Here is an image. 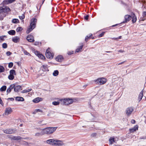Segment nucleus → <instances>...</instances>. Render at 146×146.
Wrapping results in <instances>:
<instances>
[{"mask_svg":"<svg viewBox=\"0 0 146 146\" xmlns=\"http://www.w3.org/2000/svg\"><path fill=\"white\" fill-rule=\"evenodd\" d=\"M8 78L10 80H12L14 79V76L13 75L10 74V75L8 76Z\"/></svg>","mask_w":146,"mask_h":146,"instance_id":"nucleus-34","label":"nucleus"},{"mask_svg":"<svg viewBox=\"0 0 146 146\" xmlns=\"http://www.w3.org/2000/svg\"><path fill=\"white\" fill-rule=\"evenodd\" d=\"M31 50L36 55V51H35V50L34 48H31Z\"/></svg>","mask_w":146,"mask_h":146,"instance_id":"nucleus-50","label":"nucleus"},{"mask_svg":"<svg viewBox=\"0 0 146 146\" xmlns=\"http://www.w3.org/2000/svg\"><path fill=\"white\" fill-rule=\"evenodd\" d=\"M14 87V84L11 85L9 87L7 88V95L11 91V90L13 89Z\"/></svg>","mask_w":146,"mask_h":146,"instance_id":"nucleus-13","label":"nucleus"},{"mask_svg":"<svg viewBox=\"0 0 146 146\" xmlns=\"http://www.w3.org/2000/svg\"><path fill=\"white\" fill-rule=\"evenodd\" d=\"M40 112V115H42L43 114V112L42 110L40 109H37V113Z\"/></svg>","mask_w":146,"mask_h":146,"instance_id":"nucleus-38","label":"nucleus"},{"mask_svg":"<svg viewBox=\"0 0 146 146\" xmlns=\"http://www.w3.org/2000/svg\"><path fill=\"white\" fill-rule=\"evenodd\" d=\"M12 53L10 51H8L6 52V54L7 56H9L12 54Z\"/></svg>","mask_w":146,"mask_h":146,"instance_id":"nucleus-47","label":"nucleus"},{"mask_svg":"<svg viewBox=\"0 0 146 146\" xmlns=\"http://www.w3.org/2000/svg\"><path fill=\"white\" fill-rule=\"evenodd\" d=\"M57 128V127H49L44 129L45 134L49 135L53 133Z\"/></svg>","mask_w":146,"mask_h":146,"instance_id":"nucleus-2","label":"nucleus"},{"mask_svg":"<svg viewBox=\"0 0 146 146\" xmlns=\"http://www.w3.org/2000/svg\"><path fill=\"white\" fill-rule=\"evenodd\" d=\"M42 121H43V120H41V121H39L38 122V126L42 125H43L45 124V123H42Z\"/></svg>","mask_w":146,"mask_h":146,"instance_id":"nucleus-40","label":"nucleus"},{"mask_svg":"<svg viewBox=\"0 0 146 146\" xmlns=\"http://www.w3.org/2000/svg\"><path fill=\"white\" fill-rule=\"evenodd\" d=\"M43 99L42 98L37 97V103L39 102L40 101H42Z\"/></svg>","mask_w":146,"mask_h":146,"instance_id":"nucleus-44","label":"nucleus"},{"mask_svg":"<svg viewBox=\"0 0 146 146\" xmlns=\"http://www.w3.org/2000/svg\"><path fill=\"white\" fill-rule=\"evenodd\" d=\"M3 132L6 134H11L17 132V130L15 129H12L11 128L3 130Z\"/></svg>","mask_w":146,"mask_h":146,"instance_id":"nucleus-5","label":"nucleus"},{"mask_svg":"<svg viewBox=\"0 0 146 146\" xmlns=\"http://www.w3.org/2000/svg\"><path fill=\"white\" fill-rule=\"evenodd\" d=\"M41 42H37V46H39L41 45Z\"/></svg>","mask_w":146,"mask_h":146,"instance_id":"nucleus-63","label":"nucleus"},{"mask_svg":"<svg viewBox=\"0 0 146 146\" xmlns=\"http://www.w3.org/2000/svg\"><path fill=\"white\" fill-rule=\"evenodd\" d=\"M45 134L44 129L37 128V136L42 135Z\"/></svg>","mask_w":146,"mask_h":146,"instance_id":"nucleus-8","label":"nucleus"},{"mask_svg":"<svg viewBox=\"0 0 146 146\" xmlns=\"http://www.w3.org/2000/svg\"><path fill=\"white\" fill-rule=\"evenodd\" d=\"M15 100L17 101H24V99L22 97L18 96L15 98Z\"/></svg>","mask_w":146,"mask_h":146,"instance_id":"nucleus-21","label":"nucleus"},{"mask_svg":"<svg viewBox=\"0 0 146 146\" xmlns=\"http://www.w3.org/2000/svg\"><path fill=\"white\" fill-rule=\"evenodd\" d=\"M33 101L35 102V103H36V98H35V99H34L33 100Z\"/></svg>","mask_w":146,"mask_h":146,"instance_id":"nucleus-61","label":"nucleus"},{"mask_svg":"<svg viewBox=\"0 0 146 146\" xmlns=\"http://www.w3.org/2000/svg\"><path fill=\"white\" fill-rule=\"evenodd\" d=\"M19 17L20 19H24L25 17L24 14H23L21 16H19Z\"/></svg>","mask_w":146,"mask_h":146,"instance_id":"nucleus-42","label":"nucleus"},{"mask_svg":"<svg viewBox=\"0 0 146 146\" xmlns=\"http://www.w3.org/2000/svg\"><path fill=\"white\" fill-rule=\"evenodd\" d=\"M4 12L6 13L10 11L11 10L9 7H5V8H4Z\"/></svg>","mask_w":146,"mask_h":146,"instance_id":"nucleus-33","label":"nucleus"},{"mask_svg":"<svg viewBox=\"0 0 146 146\" xmlns=\"http://www.w3.org/2000/svg\"><path fill=\"white\" fill-rule=\"evenodd\" d=\"M20 38L18 36H15L14 38H12V40L15 43H17L19 42Z\"/></svg>","mask_w":146,"mask_h":146,"instance_id":"nucleus-22","label":"nucleus"},{"mask_svg":"<svg viewBox=\"0 0 146 146\" xmlns=\"http://www.w3.org/2000/svg\"><path fill=\"white\" fill-rule=\"evenodd\" d=\"M8 33L11 35H13L15 34V31L14 30H11L8 31Z\"/></svg>","mask_w":146,"mask_h":146,"instance_id":"nucleus-25","label":"nucleus"},{"mask_svg":"<svg viewBox=\"0 0 146 146\" xmlns=\"http://www.w3.org/2000/svg\"><path fill=\"white\" fill-rule=\"evenodd\" d=\"M55 141L56 142H55V145L54 146H60L63 145L64 144L63 142L61 141L57 140H55Z\"/></svg>","mask_w":146,"mask_h":146,"instance_id":"nucleus-16","label":"nucleus"},{"mask_svg":"<svg viewBox=\"0 0 146 146\" xmlns=\"http://www.w3.org/2000/svg\"><path fill=\"white\" fill-rule=\"evenodd\" d=\"M92 36V34H90L89 35L87 36L85 38V41L86 42H87L88 40Z\"/></svg>","mask_w":146,"mask_h":146,"instance_id":"nucleus-28","label":"nucleus"},{"mask_svg":"<svg viewBox=\"0 0 146 146\" xmlns=\"http://www.w3.org/2000/svg\"><path fill=\"white\" fill-rule=\"evenodd\" d=\"M15 0H4L3 2L4 5L9 4L14 2Z\"/></svg>","mask_w":146,"mask_h":146,"instance_id":"nucleus-12","label":"nucleus"},{"mask_svg":"<svg viewBox=\"0 0 146 146\" xmlns=\"http://www.w3.org/2000/svg\"><path fill=\"white\" fill-rule=\"evenodd\" d=\"M12 22L14 23H17L19 22V21L18 19H13L12 21Z\"/></svg>","mask_w":146,"mask_h":146,"instance_id":"nucleus-29","label":"nucleus"},{"mask_svg":"<svg viewBox=\"0 0 146 146\" xmlns=\"http://www.w3.org/2000/svg\"><path fill=\"white\" fill-rule=\"evenodd\" d=\"M45 0H42V4H40V7H39V9H38V12H40V8L42 5V4L43 3L44 1Z\"/></svg>","mask_w":146,"mask_h":146,"instance_id":"nucleus-45","label":"nucleus"},{"mask_svg":"<svg viewBox=\"0 0 146 146\" xmlns=\"http://www.w3.org/2000/svg\"><path fill=\"white\" fill-rule=\"evenodd\" d=\"M83 44H82L80 46H79L76 50V52H81L83 48Z\"/></svg>","mask_w":146,"mask_h":146,"instance_id":"nucleus-24","label":"nucleus"},{"mask_svg":"<svg viewBox=\"0 0 146 146\" xmlns=\"http://www.w3.org/2000/svg\"><path fill=\"white\" fill-rule=\"evenodd\" d=\"M27 39L29 42H33L34 41L33 36L31 35H28L27 37Z\"/></svg>","mask_w":146,"mask_h":146,"instance_id":"nucleus-14","label":"nucleus"},{"mask_svg":"<svg viewBox=\"0 0 146 146\" xmlns=\"http://www.w3.org/2000/svg\"><path fill=\"white\" fill-rule=\"evenodd\" d=\"M7 88V86H2L0 89V90L1 92L5 91Z\"/></svg>","mask_w":146,"mask_h":146,"instance_id":"nucleus-30","label":"nucleus"},{"mask_svg":"<svg viewBox=\"0 0 146 146\" xmlns=\"http://www.w3.org/2000/svg\"><path fill=\"white\" fill-rule=\"evenodd\" d=\"M121 36H119L118 38H115L114 39V40H116L117 39V38H118V39H121Z\"/></svg>","mask_w":146,"mask_h":146,"instance_id":"nucleus-64","label":"nucleus"},{"mask_svg":"<svg viewBox=\"0 0 146 146\" xmlns=\"http://www.w3.org/2000/svg\"><path fill=\"white\" fill-rule=\"evenodd\" d=\"M73 100L72 99H64L61 100V104L63 105H68L72 104Z\"/></svg>","mask_w":146,"mask_h":146,"instance_id":"nucleus-3","label":"nucleus"},{"mask_svg":"<svg viewBox=\"0 0 146 146\" xmlns=\"http://www.w3.org/2000/svg\"><path fill=\"white\" fill-rule=\"evenodd\" d=\"M97 134L96 133H94L91 134V136L92 137H95L96 136Z\"/></svg>","mask_w":146,"mask_h":146,"instance_id":"nucleus-52","label":"nucleus"},{"mask_svg":"<svg viewBox=\"0 0 146 146\" xmlns=\"http://www.w3.org/2000/svg\"><path fill=\"white\" fill-rule=\"evenodd\" d=\"M10 74L14 75L16 74L15 71L14 70H11L10 71Z\"/></svg>","mask_w":146,"mask_h":146,"instance_id":"nucleus-32","label":"nucleus"},{"mask_svg":"<svg viewBox=\"0 0 146 146\" xmlns=\"http://www.w3.org/2000/svg\"><path fill=\"white\" fill-rule=\"evenodd\" d=\"M13 88L14 91L15 92H18L19 90L22 89L21 86L19 85L15 86V84Z\"/></svg>","mask_w":146,"mask_h":146,"instance_id":"nucleus-11","label":"nucleus"},{"mask_svg":"<svg viewBox=\"0 0 146 146\" xmlns=\"http://www.w3.org/2000/svg\"><path fill=\"white\" fill-rule=\"evenodd\" d=\"M2 47L4 48H6L7 47V45L6 43H4L2 44Z\"/></svg>","mask_w":146,"mask_h":146,"instance_id":"nucleus-37","label":"nucleus"},{"mask_svg":"<svg viewBox=\"0 0 146 146\" xmlns=\"http://www.w3.org/2000/svg\"><path fill=\"white\" fill-rule=\"evenodd\" d=\"M138 129V126L137 125H136L132 129H130L129 131L131 133H133L134 131H136Z\"/></svg>","mask_w":146,"mask_h":146,"instance_id":"nucleus-20","label":"nucleus"},{"mask_svg":"<svg viewBox=\"0 0 146 146\" xmlns=\"http://www.w3.org/2000/svg\"><path fill=\"white\" fill-rule=\"evenodd\" d=\"M22 30V28L21 27H18L16 29V31L17 32H20Z\"/></svg>","mask_w":146,"mask_h":146,"instance_id":"nucleus-39","label":"nucleus"},{"mask_svg":"<svg viewBox=\"0 0 146 146\" xmlns=\"http://www.w3.org/2000/svg\"><path fill=\"white\" fill-rule=\"evenodd\" d=\"M131 19H132V21L133 23H135L137 20L135 14L133 13L131 14Z\"/></svg>","mask_w":146,"mask_h":146,"instance_id":"nucleus-17","label":"nucleus"},{"mask_svg":"<svg viewBox=\"0 0 146 146\" xmlns=\"http://www.w3.org/2000/svg\"><path fill=\"white\" fill-rule=\"evenodd\" d=\"M31 90V89L25 90V93L28 92Z\"/></svg>","mask_w":146,"mask_h":146,"instance_id":"nucleus-56","label":"nucleus"},{"mask_svg":"<svg viewBox=\"0 0 146 146\" xmlns=\"http://www.w3.org/2000/svg\"><path fill=\"white\" fill-rule=\"evenodd\" d=\"M38 52L37 51V56L40 58L42 59H44L45 58L42 54L38 53Z\"/></svg>","mask_w":146,"mask_h":146,"instance_id":"nucleus-23","label":"nucleus"},{"mask_svg":"<svg viewBox=\"0 0 146 146\" xmlns=\"http://www.w3.org/2000/svg\"><path fill=\"white\" fill-rule=\"evenodd\" d=\"M55 142V140L53 139H49L46 141L47 143L54 146V145Z\"/></svg>","mask_w":146,"mask_h":146,"instance_id":"nucleus-10","label":"nucleus"},{"mask_svg":"<svg viewBox=\"0 0 146 146\" xmlns=\"http://www.w3.org/2000/svg\"><path fill=\"white\" fill-rule=\"evenodd\" d=\"M12 111V110L11 108H7L5 111V115H8L10 114Z\"/></svg>","mask_w":146,"mask_h":146,"instance_id":"nucleus-15","label":"nucleus"},{"mask_svg":"<svg viewBox=\"0 0 146 146\" xmlns=\"http://www.w3.org/2000/svg\"><path fill=\"white\" fill-rule=\"evenodd\" d=\"M131 122L133 124H134L135 123V121L134 119H132L131 121Z\"/></svg>","mask_w":146,"mask_h":146,"instance_id":"nucleus-60","label":"nucleus"},{"mask_svg":"<svg viewBox=\"0 0 146 146\" xmlns=\"http://www.w3.org/2000/svg\"><path fill=\"white\" fill-rule=\"evenodd\" d=\"M134 110L133 108L132 107H130L127 108L125 111L127 115H129L131 114Z\"/></svg>","mask_w":146,"mask_h":146,"instance_id":"nucleus-6","label":"nucleus"},{"mask_svg":"<svg viewBox=\"0 0 146 146\" xmlns=\"http://www.w3.org/2000/svg\"><path fill=\"white\" fill-rule=\"evenodd\" d=\"M36 113V109L35 110L32 112V113L33 114H35Z\"/></svg>","mask_w":146,"mask_h":146,"instance_id":"nucleus-57","label":"nucleus"},{"mask_svg":"<svg viewBox=\"0 0 146 146\" xmlns=\"http://www.w3.org/2000/svg\"><path fill=\"white\" fill-rule=\"evenodd\" d=\"M143 96V92L141 91L140 93L138 98V100H139V101H140V100L142 99Z\"/></svg>","mask_w":146,"mask_h":146,"instance_id":"nucleus-26","label":"nucleus"},{"mask_svg":"<svg viewBox=\"0 0 146 146\" xmlns=\"http://www.w3.org/2000/svg\"><path fill=\"white\" fill-rule=\"evenodd\" d=\"M36 22V19L35 18H33L31 19L30 26L26 31L27 33H29L36 27L35 22Z\"/></svg>","mask_w":146,"mask_h":146,"instance_id":"nucleus-1","label":"nucleus"},{"mask_svg":"<svg viewBox=\"0 0 146 146\" xmlns=\"http://www.w3.org/2000/svg\"><path fill=\"white\" fill-rule=\"evenodd\" d=\"M105 32H103L102 33L100 34L99 35V37H101L104 36Z\"/></svg>","mask_w":146,"mask_h":146,"instance_id":"nucleus-48","label":"nucleus"},{"mask_svg":"<svg viewBox=\"0 0 146 146\" xmlns=\"http://www.w3.org/2000/svg\"><path fill=\"white\" fill-rule=\"evenodd\" d=\"M41 68L43 71H49L47 65H43L41 67Z\"/></svg>","mask_w":146,"mask_h":146,"instance_id":"nucleus-19","label":"nucleus"},{"mask_svg":"<svg viewBox=\"0 0 146 146\" xmlns=\"http://www.w3.org/2000/svg\"><path fill=\"white\" fill-rule=\"evenodd\" d=\"M143 16L144 18H146V12L144 11L143 12Z\"/></svg>","mask_w":146,"mask_h":146,"instance_id":"nucleus-53","label":"nucleus"},{"mask_svg":"<svg viewBox=\"0 0 146 146\" xmlns=\"http://www.w3.org/2000/svg\"><path fill=\"white\" fill-rule=\"evenodd\" d=\"M24 53L26 55H30V54L29 52H27L26 50H25V51H24Z\"/></svg>","mask_w":146,"mask_h":146,"instance_id":"nucleus-54","label":"nucleus"},{"mask_svg":"<svg viewBox=\"0 0 146 146\" xmlns=\"http://www.w3.org/2000/svg\"><path fill=\"white\" fill-rule=\"evenodd\" d=\"M13 66V63L12 62H10L8 64V67L9 68H11Z\"/></svg>","mask_w":146,"mask_h":146,"instance_id":"nucleus-43","label":"nucleus"},{"mask_svg":"<svg viewBox=\"0 0 146 146\" xmlns=\"http://www.w3.org/2000/svg\"><path fill=\"white\" fill-rule=\"evenodd\" d=\"M4 8L2 7H0V13L4 12Z\"/></svg>","mask_w":146,"mask_h":146,"instance_id":"nucleus-49","label":"nucleus"},{"mask_svg":"<svg viewBox=\"0 0 146 146\" xmlns=\"http://www.w3.org/2000/svg\"><path fill=\"white\" fill-rule=\"evenodd\" d=\"M96 82L99 83L100 85H102L106 83V80L104 78H99L97 80Z\"/></svg>","mask_w":146,"mask_h":146,"instance_id":"nucleus-7","label":"nucleus"},{"mask_svg":"<svg viewBox=\"0 0 146 146\" xmlns=\"http://www.w3.org/2000/svg\"><path fill=\"white\" fill-rule=\"evenodd\" d=\"M5 69L2 66H0V72H3L4 71Z\"/></svg>","mask_w":146,"mask_h":146,"instance_id":"nucleus-36","label":"nucleus"},{"mask_svg":"<svg viewBox=\"0 0 146 146\" xmlns=\"http://www.w3.org/2000/svg\"><path fill=\"white\" fill-rule=\"evenodd\" d=\"M10 100L11 101H13L14 99L13 98H9L7 99V100Z\"/></svg>","mask_w":146,"mask_h":146,"instance_id":"nucleus-58","label":"nucleus"},{"mask_svg":"<svg viewBox=\"0 0 146 146\" xmlns=\"http://www.w3.org/2000/svg\"><path fill=\"white\" fill-rule=\"evenodd\" d=\"M52 104L53 105L56 106L58 105L59 102H58L54 101L52 102Z\"/></svg>","mask_w":146,"mask_h":146,"instance_id":"nucleus-41","label":"nucleus"},{"mask_svg":"<svg viewBox=\"0 0 146 146\" xmlns=\"http://www.w3.org/2000/svg\"><path fill=\"white\" fill-rule=\"evenodd\" d=\"M56 61L61 62L63 60V58L62 56L61 55L58 56L56 57L55 59Z\"/></svg>","mask_w":146,"mask_h":146,"instance_id":"nucleus-18","label":"nucleus"},{"mask_svg":"<svg viewBox=\"0 0 146 146\" xmlns=\"http://www.w3.org/2000/svg\"><path fill=\"white\" fill-rule=\"evenodd\" d=\"M131 19V16L129 15H126L125 16V20L122 23H126L129 21Z\"/></svg>","mask_w":146,"mask_h":146,"instance_id":"nucleus-9","label":"nucleus"},{"mask_svg":"<svg viewBox=\"0 0 146 146\" xmlns=\"http://www.w3.org/2000/svg\"><path fill=\"white\" fill-rule=\"evenodd\" d=\"M118 52L121 53H122L124 52L123 50H120L118 51Z\"/></svg>","mask_w":146,"mask_h":146,"instance_id":"nucleus-62","label":"nucleus"},{"mask_svg":"<svg viewBox=\"0 0 146 146\" xmlns=\"http://www.w3.org/2000/svg\"><path fill=\"white\" fill-rule=\"evenodd\" d=\"M6 37L5 36H0V40L3 41L4 40V37Z\"/></svg>","mask_w":146,"mask_h":146,"instance_id":"nucleus-46","label":"nucleus"},{"mask_svg":"<svg viewBox=\"0 0 146 146\" xmlns=\"http://www.w3.org/2000/svg\"><path fill=\"white\" fill-rule=\"evenodd\" d=\"M115 139L114 138H110L109 139V141L111 144H112L114 142Z\"/></svg>","mask_w":146,"mask_h":146,"instance_id":"nucleus-35","label":"nucleus"},{"mask_svg":"<svg viewBox=\"0 0 146 146\" xmlns=\"http://www.w3.org/2000/svg\"><path fill=\"white\" fill-rule=\"evenodd\" d=\"M21 137L20 136H13V137H11V139L16 140H19L20 139Z\"/></svg>","mask_w":146,"mask_h":146,"instance_id":"nucleus-27","label":"nucleus"},{"mask_svg":"<svg viewBox=\"0 0 146 146\" xmlns=\"http://www.w3.org/2000/svg\"><path fill=\"white\" fill-rule=\"evenodd\" d=\"M73 53V51H69V52H68V54L69 55H71Z\"/></svg>","mask_w":146,"mask_h":146,"instance_id":"nucleus-55","label":"nucleus"},{"mask_svg":"<svg viewBox=\"0 0 146 146\" xmlns=\"http://www.w3.org/2000/svg\"><path fill=\"white\" fill-rule=\"evenodd\" d=\"M88 17H89V15H87L86 16H85L84 17V19L86 20H88Z\"/></svg>","mask_w":146,"mask_h":146,"instance_id":"nucleus-51","label":"nucleus"},{"mask_svg":"<svg viewBox=\"0 0 146 146\" xmlns=\"http://www.w3.org/2000/svg\"><path fill=\"white\" fill-rule=\"evenodd\" d=\"M59 74V72L58 70H56L54 71L53 73V75L54 76H58Z\"/></svg>","mask_w":146,"mask_h":146,"instance_id":"nucleus-31","label":"nucleus"},{"mask_svg":"<svg viewBox=\"0 0 146 146\" xmlns=\"http://www.w3.org/2000/svg\"><path fill=\"white\" fill-rule=\"evenodd\" d=\"M7 137L8 138L11 139V137H13V136L12 135H7Z\"/></svg>","mask_w":146,"mask_h":146,"instance_id":"nucleus-59","label":"nucleus"},{"mask_svg":"<svg viewBox=\"0 0 146 146\" xmlns=\"http://www.w3.org/2000/svg\"><path fill=\"white\" fill-rule=\"evenodd\" d=\"M50 49V48H48L47 49L46 53V55L48 58L51 59H52L53 58L54 54L53 53H51L50 52L49 50Z\"/></svg>","mask_w":146,"mask_h":146,"instance_id":"nucleus-4","label":"nucleus"}]
</instances>
